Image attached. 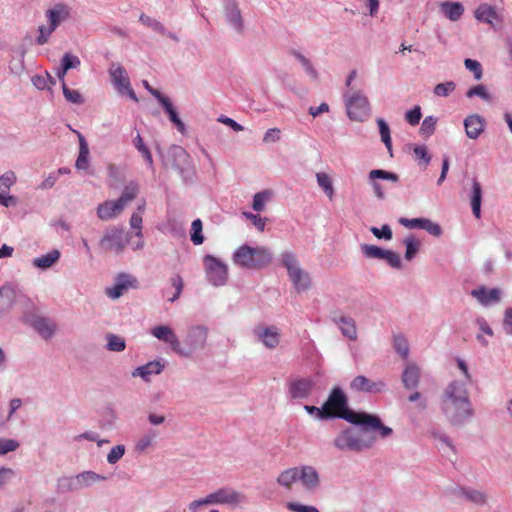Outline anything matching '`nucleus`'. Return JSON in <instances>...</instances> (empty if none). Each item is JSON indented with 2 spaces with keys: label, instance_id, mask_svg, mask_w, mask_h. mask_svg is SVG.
<instances>
[{
  "label": "nucleus",
  "instance_id": "1",
  "mask_svg": "<svg viewBox=\"0 0 512 512\" xmlns=\"http://www.w3.org/2000/svg\"><path fill=\"white\" fill-rule=\"evenodd\" d=\"M339 417L354 425L379 429L381 437L392 434V429L382 424L379 417L365 412H355L347 408V398L339 387L332 389L327 401L321 408V419Z\"/></svg>",
  "mask_w": 512,
  "mask_h": 512
},
{
  "label": "nucleus",
  "instance_id": "2",
  "mask_svg": "<svg viewBox=\"0 0 512 512\" xmlns=\"http://www.w3.org/2000/svg\"><path fill=\"white\" fill-rule=\"evenodd\" d=\"M233 263L249 270H261L272 263L273 253L269 247L249 245L239 246L233 253Z\"/></svg>",
  "mask_w": 512,
  "mask_h": 512
},
{
  "label": "nucleus",
  "instance_id": "3",
  "mask_svg": "<svg viewBox=\"0 0 512 512\" xmlns=\"http://www.w3.org/2000/svg\"><path fill=\"white\" fill-rule=\"evenodd\" d=\"M379 431L367 426H361V429H346L341 431L334 439V445L340 450H350L360 452L369 449L375 442V436L369 431Z\"/></svg>",
  "mask_w": 512,
  "mask_h": 512
},
{
  "label": "nucleus",
  "instance_id": "4",
  "mask_svg": "<svg viewBox=\"0 0 512 512\" xmlns=\"http://www.w3.org/2000/svg\"><path fill=\"white\" fill-rule=\"evenodd\" d=\"M244 499L245 497L242 493L237 492L229 487H223L212 493H209L204 498L193 500L192 502L189 503L188 510L190 512H198L200 507L212 504L237 505L243 502Z\"/></svg>",
  "mask_w": 512,
  "mask_h": 512
},
{
  "label": "nucleus",
  "instance_id": "5",
  "mask_svg": "<svg viewBox=\"0 0 512 512\" xmlns=\"http://www.w3.org/2000/svg\"><path fill=\"white\" fill-rule=\"evenodd\" d=\"M282 264L287 269L290 280L297 291H305L311 286L309 274L304 271L292 252H284L281 255Z\"/></svg>",
  "mask_w": 512,
  "mask_h": 512
},
{
  "label": "nucleus",
  "instance_id": "6",
  "mask_svg": "<svg viewBox=\"0 0 512 512\" xmlns=\"http://www.w3.org/2000/svg\"><path fill=\"white\" fill-rule=\"evenodd\" d=\"M128 242L127 235L122 228L112 227L104 232L99 241V247L103 252L120 254Z\"/></svg>",
  "mask_w": 512,
  "mask_h": 512
},
{
  "label": "nucleus",
  "instance_id": "7",
  "mask_svg": "<svg viewBox=\"0 0 512 512\" xmlns=\"http://www.w3.org/2000/svg\"><path fill=\"white\" fill-rule=\"evenodd\" d=\"M344 97L346 99V108L350 119L362 121L368 117L370 104L368 98L361 91H356L350 96L345 94Z\"/></svg>",
  "mask_w": 512,
  "mask_h": 512
},
{
  "label": "nucleus",
  "instance_id": "8",
  "mask_svg": "<svg viewBox=\"0 0 512 512\" xmlns=\"http://www.w3.org/2000/svg\"><path fill=\"white\" fill-rule=\"evenodd\" d=\"M206 276L214 286H222L228 279V267L225 263L212 255L203 258Z\"/></svg>",
  "mask_w": 512,
  "mask_h": 512
},
{
  "label": "nucleus",
  "instance_id": "9",
  "mask_svg": "<svg viewBox=\"0 0 512 512\" xmlns=\"http://www.w3.org/2000/svg\"><path fill=\"white\" fill-rule=\"evenodd\" d=\"M69 15L68 9L62 4L56 5L53 9L47 11V17L49 20V27L40 26L39 36L37 37V43L43 45L47 43L51 33L58 27V25L65 20Z\"/></svg>",
  "mask_w": 512,
  "mask_h": 512
},
{
  "label": "nucleus",
  "instance_id": "10",
  "mask_svg": "<svg viewBox=\"0 0 512 512\" xmlns=\"http://www.w3.org/2000/svg\"><path fill=\"white\" fill-rule=\"evenodd\" d=\"M442 410L452 424H460L471 415L470 402L442 399Z\"/></svg>",
  "mask_w": 512,
  "mask_h": 512
},
{
  "label": "nucleus",
  "instance_id": "11",
  "mask_svg": "<svg viewBox=\"0 0 512 512\" xmlns=\"http://www.w3.org/2000/svg\"><path fill=\"white\" fill-rule=\"evenodd\" d=\"M207 329L202 326H195L188 330L185 338V347L183 351L187 354H178L182 357H189L196 350L202 349L207 340Z\"/></svg>",
  "mask_w": 512,
  "mask_h": 512
},
{
  "label": "nucleus",
  "instance_id": "12",
  "mask_svg": "<svg viewBox=\"0 0 512 512\" xmlns=\"http://www.w3.org/2000/svg\"><path fill=\"white\" fill-rule=\"evenodd\" d=\"M109 74L114 86L116 87L119 93L125 92L132 100H134L135 102L138 101V98L131 87L129 77L127 76V73L123 66L119 64H112L109 70Z\"/></svg>",
  "mask_w": 512,
  "mask_h": 512
},
{
  "label": "nucleus",
  "instance_id": "13",
  "mask_svg": "<svg viewBox=\"0 0 512 512\" xmlns=\"http://www.w3.org/2000/svg\"><path fill=\"white\" fill-rule=\"evenodd\" d=\"M151 335L155 338L167 343L170 345L171 349L176 354H187L183 351V347L180 344V341L175 334V332L167 325H159L151 328Z\"/></svg>",
  "mask_w": 512,
  "mask_h": 512
},
{
  "label": "nucleus",
  "instance_id": "14",
  "mask_svg": "<svg viewBox=\"0 0 512 512\" xmlns=\"http://www.w3.org/2000/svg\"><path fill=\"white\" fill-rule=\"evenodd\" d=\"M288 393L292 399H306L308 398L313 389L314 382L310 378H294L288 384Z\"/></svg>",
  "mask_w": 512,
  "mask_h": 512
},
{
  "label": "nucleus",
  "instance_id": "15",
  "mask_svg": "<svg viewBox=\"0 0 512 512\" xmlns=\"http://www.w3.org/2000/svg\"><path fill=\"white\" fill-rule=\"evenodd\" d=\"M254 334L269 349H274L280 342V332L275 326L265 327L259 325L254 328Z\"/></svg>",
  "mask_w": 512,
  "mask_h": 512
},
{
  "label": "nucleus",
  "instance_id": "16",
  "mask_svg": "<svg viewBox=\"0 0 512 512\" xmlns=\"http://www.w3.org/2000/svg\"><path fill=\"white\" fill-rule=\"evenodd\" d=\"M298 478L308 491H315L320 484L319 474L312 466L298 467Z\"/></svg>",
  "mask_w": 512,
  "mask_h": 512
},
{
  "label": "nucleus",
  "instance_id": "17",
  "mask_svg": "<svg viewBox=\"0 0 512 512\" xmlns=\"http://www.w3.org/2000/svg\"><path fill=\"white\" fill-rule=\"evenodd\" d=\"M124 210L123 205L117 200H107L97 207V216L102 221H107L119 216Z\"/></svg>",
  "mask_w": 512,
  "mask_h": 512
},
{
  "label": "nucleus",
  "instance_id": "18",
  "mask_svg": "<svg viewBox=\"0 0 512 512\" xmlns=\"http://www.w3.org/2000/svg\"><path fill=\"white\" fill-rule=\"evenodd\" d=\"M137 279L129 275H121L118 277L116 284L112 288L107 289V295L112 299H117L124 294L129 288H136Z\"/></svg>",
  "mask_w": 512,
  "mask_h": 512
},
{
  "label": "nucleus",
  "instance_id": "19",
  "mask_svg": "<svg viewBox=\"0 0 512 512\" xmlns=\"http://www.w3.org/2000/svg\"><path fill=\"white\" fill-rule=\"evenodd\" d=\"M464 128L468 138L477 139L485 129V120L478 114H472L465 118Z\"/></svg>",
  "mask_w": 512,
  "mask_h": 512
},
{
  "label": "nucleus",
  "instance_id": "20",
  "mask_svg": "<svg viewBox=\"0 0 512 512\" xmlns=\"http://www.w3.org/2000/svg\"><path fill=\"white\" fill-rule=\"evenodd\" d=\"M401 223L410 229L420 228L426 230L433 236H439L441 234V227L426 218L402 219Z\"/></svg>",
  "mask_w": 512,
  "mask_h": 512
},
{
  "label": "nucleus",
  "instance_id": "21",
  "mask_svg": "<svg viewBox=\"0 0 512 512\" xmlns=\"http://www.w3.org/2000/svg\"><path fill=\"white\" fill-rule=\"evenodd\" d=\"M471 295L484 306L497 303L501 299V291L498 288L487 290L485 287H480L472 290Z\"/></svg>",
  "mask_w": 512,
  "mask_h": 512
},
{
  "label": "nucleus",
  "instance_id": "22",
  "mask_svg": "<svg viewBox=\"0 0 512 512\" xmlns=\"http://www.w3.org/2000/svg\"><path fill=\"white\" fill-rule=\"evenodd\" d=\"M442 399H449L453 402H469L468 393L464 386L454 381L448 385Z\"/></svg>",
  "mask_w": 512,
  "mask_h": 512
},
{
  "label": "nucleus",
  "instance_id": "23",
  "mask_svg": "<svg viewBox=\"0 0 512 512\" xmlns=\"http://www.w3.org/2000/svg\"><path fill=\"white\" fill-rule=\"evenodd\" d=\"M350 386L355 391L379 392L383 389L384 384L382 382H373L367 377L359 375L352 380Z\"/></svg>",
  "mask_w": 512,
  "mask_h": 512
},
{
  "label": "nucleus",
  "instance_id": "24",
  "mask_svg": "<svg viewBox=\"0 0 512 512\" xmlns=\"http://www.w3.org/2000/svg\"><path fill=\"white\" fill-rule=\"evenodd\" d=\"M335 323L338 324L342 334L350 340L357 339V328L355 321L351 317L340 316L338 319L334 318Z\"/></svg>",
  "mask_w": 512,
  "mask_h": 512
},
{
  "label": "nucleus",
  "instance_id": "25",
  "mask_svg": "<svg viewBox=\"0 0 512 512\" xmlns=\"http://www.w3.org/2000/svg\"><path fill=\"white\" fill-rule=\"evenodd\" d=\"M32 327L45 339L50 338L56 329L54 323L49 319L37 317L32 321Z\"/></svg>",
  "mask_w": 512,
  "mask_h": 512
},
{
  "label": "nucleus",
  "instance_id": "26",
  "mask_svg": "<svg viewBox=\"0 0 512 512\" xmlns=\"http://www.w3.org/2000/svg\"><path fill=\"white\" fill-rule=\"evenodd\" d=\"M482 187L477 179L472 181L471 208L473 215L479 219L481 217Z\"/></svg>",
  "mask_w": 512,
  "mask_h": 512
},
{
  "label": "nucleus",
  "instance_id": "27",
  "mask_svg": "<svg viewBox=\"0 0 512 512\" xmlns=\"http://www.w3.org/2000/svg\"><path fill=\"white\" fill-rule=\"evenodd\" d=\"M160 104L169 116L170 121L176 126L177 130L184 134L186 132L185 124L179 118L175 108L168 97L162 98Z\"/></svg>",
  "mask_w": 512,
  "mask_h": 512
},
{
  "label": "nucleus",
  "instance_id": "28",
  "mask_svg": "<svg viewBox=\"0 0 512 512\" xmlns=\"http://www.w3.org/2000/svg\"><path fill=\"white\" fill-rule=\"evenodd\" d=\"M420 370L415 365H408L402 375V381L407 389L416 388L419 383Z\"/></svg>",
  "mask_w": 512,
  "mask_h": 512
},
{
  "label": "nucleus",
  "instance_id": "29",
  "mask_svg": "<svg viewBox=\"0 0 512 512\" xmlns=\"http://www.w3.org/2000/svg\"><path fill=\"white\" fill-rule=\"evenodd\" d=\"M296 481H299L298 467L288 468L277 477V483L286 490H291Z\"/></svg>",
  "mask_w": 512,
  "mask_h": 512
},
{
  "label": "nucleus",
  "instance_id": "30",
  "mask_svg": "<svg viewBox=\"0 0 512 512\" xmlns=\"http://www.w3.org/2000/svg\"><path fill=\"white\" fill-rule=\"evenodd\" d=\"M475 18L480 22L492 24L494 20H497L498 15L493 6L489 4H481L475 10Z\"/></svg>",
  "mask_w": 512,
  "mask_h": 512
},
{
  "label": "nucleus",
  "instance_id": "31",
  "mask_svg": "<svg viewBox=\"0 0 512 512\" xmlns=\"http://www.w3.org/2000/svg\"><path fill=\"white\" fill-rule=\"evenodd\" d=\"M441 11L451 21H457L461 18L464 8L459 2H444L441 4Z\"/></svg>",
  "mask_w": 512,
  "mask_h": 512
},
{
  "label": "nucleus",
  "instance_id": "32",
  "mask_svg": "<svg viewBox=\"0 0 512 512\" xmlns=\"http://www.w3.org/2000/svg\"><path fill=\"white\" fill-rule=\"evenodd\" d=\"M60 258V252L56 249L45 255L33 259V265L37 268L47 269L53 266Z\"/></svg>",
  "mask_w": 512,
  "mask_h": 512
},
{
  "label": "nucleus",
  "instance_id": "33",
  "mask_svg": "<svg viewBox=\"0 0 512 512\" xmlns=\"http://www.w3.org/2000/svg\"><path fill=\"white\" fill-rule=\"evenodd\" d=\"M163 369V365L160 362H149L144 366L138 367L134 372L133 376H141L147 380L152 374H159Z\"/></svg>",
  "mask_w": 512,
  "mask_h": 512
},
{
  "label": "nucleus",
  "instance_id": "34",
  "mask_svg": "<svg viewBox=\"0 0 512 512\" xmlns=\"http://www.w3.org/2000/svg\"><path fill=\"white\" fill-rule=\"evenodd\" d=\"M138 192H139L138 185L135 183H129L128 185H126L124 187V190H123L121 196L118 198V200L125 208V206L128 203H130L132 200H134L137 197Z\"/></svg>",
  "mask_w": 512,
  "mask_h": 512
},
{
  "label": "nucleus",
  "instance_id": "35",
  "mask_svg": "<svg viewBox=\"0 0 512 512\" xmlns=\"http://www.w3.org/2000/svg\"><path fill=\"white\" fill-rule=\"evenodd\" d=\"M316 178L318 185L323 189L327 197L332 199L334 195V188L331 177L324 172H319L316 174Z\"/></svg>",
  "mask_w": 512,
  "mask_h": 512
},
{
  "label": "nucleus",
  "instance_id": "36",
  "mask_svg": "<svg viewBox=\"0 0 512 512\" xmlns=\"http://www.w3.org/2000/svg\"><path fill=\"white\" fill-rule=\"evenodd\" d=\"M107 349L113 352H121L126 348L125 339L121 336L109 333L106 335Z\"/></svg>",
  "mask_w": 512,
  "mask_h": 512
},
{
  "label": "nucleus",
  "instance_id": "37",
  "mask_svg": "<svg viewBox=\"0 0 512 512\" xmlns=\"http://www.w3.org/2000/svg\"><path fill=\"white\" fill-rule=\"evenodd\" d=\"M133 144H134L135 148L141 153V155L143 156L145 161L148 163V165L150 167H152L153 158H152L151 152L148 149V147L144 144L143 138L141 137V135L139 133L133 139Z\"/></svg>",
  "mask_w": 512,
  "mask_h": 512
},
{
  "label": "nucleus",
  "instance_id": "38",
  "mask_svg": "<svg viewBox=\"0 0 512 512\" xmlns=\"http://www.w3.org/2000/svg\"><path fill=\"white\" fill-rule=\"evenodd\" d=\"M271 196L272 192L270 190H264L256 193L253 197V209L258 212L262 211L265 207L266 202L270 199Z\"/></svg>",
  "mask_w": 512,
  "mask_h": 512
},
{
  "label": "nucleus",
  "instance_id": "39",
  "mask_svg": "<svg viewBox=\"0 0 512 512\" xmlns=\"http://www.w3.org/2000/svg\"><path fill=\"white\" fill-rule=\"evenodd\" d=\"M202 221L200 219H196L191 224V241L194 245H200L204 241V236L202 235Z\"/></svg>",
  "mask_w": 512,
  "mask_h": 512
},
{
  "label": "nucleus",
  "instance_id": "40",
  "mask_svg": "<svg viewBox=\"0 0 512 512\" xmlns=\"http://www.w3.org/2000/svg\"><path fill=\"white\" fill-rule=\"evenodd\" d=\"M16 182V175L13 171H7L0 177V194L8 193Z\"/></svg>",
  "mask_w": 512,
  "mask_h": 512
},
{
  "label": "nucleus",
  "instance_id": "41",
  "mask_svg": "<svg viewBox=\"0 0 512 512\" xmlns=\"http://www.w3.org/2000/svg\"><path fill=\"white\" fill-rule=\"evenodd\" d=\"M466 96L468 98H472L474 96H478V97H480L482 100H484L486 102H491L492 101L491 95L488 93L486 87L484 85H482V84H479V85H476V86H473L472 88H470L466 92Z\"/></svg>",
  "mask_w": 512,
  "mask_h": 512
},
{
  "label": "nucleus",
  "instance_id": "42",
  "mask_svg": "<svg viewBox=\"0 0 512 512\" xmlns=\"http://www.w3.org/2000/svg\"><path fill=\"white\" fill-rule=\"evenodd\" d=\"M377 124L379 127V132L381 136V140L385 144L388 150H391L392 148V141L390 136V128L388 124L383 119H378Z\"/></svg>",
  "mask_w": 512,
  "mask_h": 512
},
{
  "label": "nucleus",
  "instance_id": "43",
  "mask_svg": "<svg viewBox=\"0 0 512 512\" xmlns=\"http://www.w3.org/2000/svg\"><path fill=\"white\" fill-rule=\"evenodd\" d=\"M464 66L467 70L471 71L476 80H480L483 77L482 65L479 61L467 58L464 61Z\"/></svg>",
  "mask_w": 512,
  "mask_h": 512
},
{
  "label": "nucleus",
  "instance_id": "44",
  "mask_svg": "<svg viewBox=\"0 0 512 512\" xmlns=\"http://www.w3.org/2000/svg\"><path fill=\"white\" fill-rule=\"evenodd\" d=\"M62 90L67 101L74 104H82L84 99L78 90L69 89L65 82L62 83Z\"/></svg>",
  "mask_w": 512,
  "mask_h": 512
},
{
  "label": "nucleus",
  "instance_id": "45",
  "mask_svg": "<svg viewBox=\"0 0 512 512\" xmlns=\"http://www.w3.org/2000/svg\"><path fill=\"white\" fill-rule=\"evenodd\" d=\"M456 88V84L453 81H447L445 83L437 84L434 87V94L439 97L449 96Z\"/></svg>",
  "mask_w": 512,
  "mask_h": 512
},
{
  "label": "nucleus",
  "instance_id": "46",
  "mask_svg": "<svg viewBox=\"0 0 512 512\" xmlns=\"http://www.w3.org/2000/svg\"><path fill=\"white\" fill-rule=\"evenodd\" d=\"M363 254L368 258L383 259L386 250L376 246L364 244L361 247Z\"/></svg>",
  "mask_w": 512,
  "mask_h": 512
},
{
  "label": "nucleus",
  "instance_id": "47",
  "mask_svg": "<svg viewBox=\"0 0 512 512\" xmlns=\"http://www.w3.org/2000/svg\"><path fill=\"white\" fill-rule=\"evenodd\" d=\"M32 83L37 89L43 90L45 88H49L50 85H54L55 81L48 73H46V76H42V75L33 76Z\"/></svg>",
  "mask_w": 512,
  "mask_h": 512
},
{
  "label": "nucleus",
  "instance_id": "48",
  "mask_svg": "<svg viewBox=\"0 0 512 512\" xmlns=\"http://www.w3.org/2000/svg\"><path fill=\"white\" fill-rule=\"evenodd\" d=\"M394 348L403 357L407 358L409 354V346L406 338L402 335L394 336Z\"/></svg>",
  "mask_w": 512,
  "mask_h": 512
},
{
  "label": "nucleus",
  "instance_id": "49",
  "mask_svg": "<svg viewBox=\"0 0 512 512\" xmlns=\"http://www.w3.org/2000/svg\"><path fill=\"white\" fill-rule=\"evenodd\" d=\"M369 178L371 180L384 179V180H390L392 182H397L399 180V177L397 174L388 172L385 170H381V169L371 170L369 173Z\"/></svg>",
  "mask_w": 512,
  "mask_h": 512
},
{
  "label": "nucleus",
  "instance_id": "50",
  "mask_svg": "<svg viewBox=\"0 0 512 512\" xmlns=\"http://www.w3.org/2000/svg\"><path fill=\"white\" fill-rule=\"evenodd\" d=\"M105 477L100 476L99 474L93 471H86L77 476V481L82 485H89L91 483L104 480Z\"/></svg>",
  "mask_w": 512,
  "mask_h": 512
},
{
  "label": "nucleus",
  "instance_id": "51",
  "mask_svg": "<svg viewBox=\"0 0 512 512\" xmlns=\"http://www.w3.org/2000/svg\"><path fill=\"white\" fill-rule=\"evenodd\" d=\"M170 283L174 287L175 292L171 297L168 298V301L174 302L180 297L183 291L184 282L180 275H175L170 279Z\"/></svg>",
  "mask_w": 512,
  "mask_h": 512
},
{
  "label": "nucleus",
  "instance_id": "52",
  "mask_svg": "<svg viewBox=\"0 0 512 512\" xmlns=\"http://www.w3.org/2000/svg\"><path fill=\"white\" fill-rule=\"evenodd\" d=\"M404 243L406 245L405 259L411 260L417 253L420 242L413 237H409L405 239Z\"/></svg>",
  "mask_w": 512,
  "mask_h": 512
},
{
  "label": "nucleus",
  "instance_id": "53",
  "mask_svg": "<svg viewBox=\"0 0 512 512\" xmlns=\"http://www.w3.org/2000/svg\"><path fill=\"white\" fill-rule=\"evenodd\" d=\"M139 21L142 24L152 28L156 32H159L161 34H164V32H165L164 26L159 21H157V20H155V19H153V18H151V17H149V16H147L145 14H141L140 15Z\"/></svg>",
  "mask_w": 512,
  "mask_h": 512
},
{
  "label": "nucleus",
  "instance_id": "54",
  "mask_svg": "<svg viewBox=\"0 0 512 512\" xmlns=\"http://www.w3.org/2000/svg\"><path fill=\"white\" fill-rule=\"evenodd\" d=\"M124 453H125V447L123 445H116L108 453L107 461L110 464H115L118 460H120L122 458Z\"/></svg>",
  "mask_w": 512,
  "mask_h": 512
},
{
  "label": "nucleus",
  "instance_id": "55",
  "mask_svg": "<svg viewBox=\"0 0 512 512\" xmlns=\"http://www.w3.org/2000/svg\"><path fill=\"white\" fill-rule=\"evenodd\" d=\"M19 447V443L13 439H0V455L15 451Z\"/></svg>",
  "mask_w": 512,
  "mask_h": 512
},
{
  "label": "nucleus",
  "instance_id": "56",
  "mask_svg": "<svg viewBox=\"0 0 512 512\" xmlns=\"http://www.w3.org/2000/svg\"><path fill=\"white\" fill-rule=\"evenodd\" d=\"M61 63H63V66L67 69V70H70L72 68H78L80 66V59L75 56V55H72L70 53H65L63 58H62V61Z\"/></svg>",
  "mask_w": 512,
  "mask_h": 512
},
{
  "label": "nucleus",
  "instance_id": "57",
  "mask_svg": "<svg viewBox=\"0 0 512 512\" xmlns=\"http://www.w3.org/2000/svg\"><path fill=\"white\" fill-rule=\"evenodd\" d=\"M371 232L379 239L384 238L386 240H390L392 238V230L387 224H384L381 228L372 227Z\"/></svg>",
  "mask_w": 512,
  "mask_h": 512
},
{
  "label": "nucleus",
  "instance_id": "58",
  "mask_svg": "<svg viewBox=\"0 0 512 512\" xmlns=\"http://www.w3.org/2000/svg\"><path fill=\"white\" fill-rule=\"evenodd\" d=\"M287 509L292 512H319V510L314 506L302 505L295 502H288Z\"/></svg>",
  "mask_w": 512,
  "mask_h": 512
},
{
  "label": "nucleus",
  "instance_id": "59",
  "mask_svg": "<svg viewBox=\"0 0 512 512\" xmlns=\"http://www.w3.org/2000/svg\"><path fill=\"white\" fill-rule=\"evenodd\" d=\"M243 214L246 218L250 219L253 222L254 226L259 231H264L265 226H266V221H267L266 218H262L259 215H256V214H253L250 212H244Z\"/></svg>",
  "mask_w": 512,
  "mask_h": 512
},
{
  "label": "nucleus",
  "instance_id": "60",
  "mask_svg": "<svg viewBox=\"0 0 512 512\" xmlns=\"http://www.w3.org/2000/svg\"><path fill=\"white\" fill-rule=\"evenodd\" d=\"M142 216L140 215V213H133L131 218H130V225L133 229H136V236L138 238H142L143 237V234H142Z\"/></svg>",
  "mask_w": 512,
  "mask_h": 512
},
{
  "label": "nucleus",
  "instance_id": "61",
  "mask_svg": "<svg viewBox=\"0 0 512 512\" xmlns=\"http://www.w3.org/2000/svg\"><path fill=\"white\" fill-rule=\"evenodd\" d=\"M436 120L433 117H426L421 125V132L425 136H430L435 130Z\"/></svg>",
  "mask_w": 512,
  "mask_h": 512
},
{
  "label": "nucleus",
  "instance_id": "62",
  "mask_svg": "<svg viewBox=\"0 0 512 512\" xmlns=\"http://www.w3.org/2000/svg\"><path fill=\"white\" fill-rule=\"evenodd\" d=\"M383 259H385L393 268H400L401 266L400 256L396 252L386 250Z\"/></svg>",
  "mask_w": 512,
  "mask_h": 512
},
{
  "label": "nucleus",
  "instance_id": "63",
  "mask_svg": "<svg viewBox=\"0 0 512 512\" xmlns=\"http://www.w3.org/2000/svg\"><path fill=\"white\" fill-rule=\"evenodd\" d=\"M421 116V109L419 106H416L412 110L408 111L405 117L409 124L417 125L420 122Z\"/></svg>",
  "mask_w": 512,
  "mask_h": 512
},
{
  "label": "nucleus",
  "instance_id": "64",
  "mask_svg": "<svg viewBox=\"0 0 512 512\" xmlns=\"http://www.w3.org/2000/svg\"><path fill=\"white\" fill-rule=\"evenodd\" d=\"M466 497L476 504H484L486 502V496L481 491H469L465 493Z\"/></svg>",
  "mask_w": 512,
  "mask_h": 512
}]
</instances>
